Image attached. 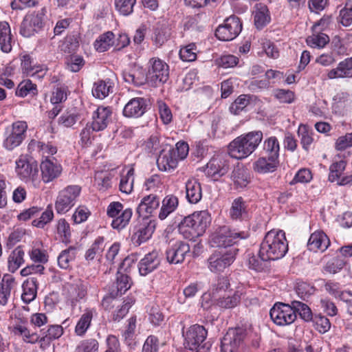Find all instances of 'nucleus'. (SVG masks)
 I'll list each match as a JSON object with an SVG mask.
<instances>
[{"mask_svg":"<svg viewBox=\"0 0 352 352\" xmlns=\"http://www.w3.org/2000/svg\"><path fill=\"white\" fill-rule=\"evenodd\" d=\"M208 331L206 328L198 324L190 326L185 334V346L191 351L197 348H201L203 345L209 342H206Z\"/></svg>","mask_w":352,"mask_h":352,"instance_id":"obj_13","label":"nucleus"},{"mask_svg":"<svg viewBox=\"0 0 352 352\" xmlns=\"http://www.w3.org/2000/svg\"><path fill=\"white\" fill-rule=\"evenodd\" d=\"M122 76L125 82L133 84L136 87H140L146 83L149 84L148 74H146L142 69L124 72Z\"/></svg>","mask_w":352,"mask_h":352,"instance_id":"obj_33","label":"nucleus"},{"mask_svg":"<svg viewBox=\"0 0 352 352\" xmlns=\"http://www.w3.org/2000/svg\"><path fill=\"white\" fill-rule=\"evenodd\" d=\"M54 159L45 158L40 164L41 179L45 184L52 182L58 178L63 171L62 166Z\"/></svg>","mask_w":352,"mask_h":352,"instance_id":"obj_17","label":"nucleus"},{"mask_svg":"<svg viewBox=\"0 0 352 352\" xmlns=\"http://www.w3.org/2000/svg\"><path fill=\"white\" fill-rule=\"evenodd\" d=\"M15 285L14 278L10 274H5L0 283V305H7L10 297L11 290Z\"/></svg>","mask_w":352,"mask_h":352,"instance_id":"obj_34","label":"nucleus"},{"mask_svg":"<svg viewBox=\"0 0 352 352\" xmlns=\"http://www.w3.org/2000/svg\"><path fill=\"white\" fill-rule=\"evenodd\" d=\"M260 100L255 96L242 94L239 96L234 101V104H232L230 110H243L246 107L250 106L251 108L253 107V103L259 102Z\"/></svg>","mask_w":352,"mask_h":352,"instance_id":"obj_49","label":"nucleus"},{"mask_svg":"<svg viewBox=\"0 0 352 352\" xmlns=\"http://www.w3.org/2000/svg\"><path fill=\"white\" fill-rule=\"evenodd\" d=\"M288 249L285 232L272 230L266 233L262 241L258 255L263 260L276 261L283 258Z\"/></svg>","mask_w":352,"mask_h":352,"instance_id":"obj_1","label":"nucleus"},{"mask_svg":"<svg viewBox=\"0 0 352 352\" xmlns=\"http://www.w3.org/2000/svg\"><path fill=\"white\" fill-rule=\"evenodd\" d=\"M133 211L130 208L124 209L118 216L113 219L111 226L113 229L121 230L124 228L130 222Z\"/></svg>","mask_w":352,"mask_h":352,"instance_id":"obj_46","label":"nucleus"},{"mask_svg":"<svg viewBox=\"0 0 352 352\" xmlns=\"http://www.w3.org/2000/svg\"><path fill=\"white\" fill-rule=\"evenodd\" d=\"M38 285V279L36 276L29 277L23 282L22 285L23 294L21 299L25 303L28 304L35 299Z\"/></svg>","mask_w":352,"mask_h":352,"instance_id":"obj_29","label":"nucleus"},{"mask_svg":"<svg viewBox=\"0 0 352 352\" xmlns=\"http://www.w3.org/2000/svg\"><path fill=\"white\" fill-rule=\"evenodd\" d=\"M248 232L236 231L229 226H219L210 236V244L215 248H227L236 243L239 240L246 239Z\"/></svg>","mask_w":352,"mask_h":352,"instance_id":"obj_4","label":"nucleus"},{"mask_svg":"<svg viewBox=\"0 0 352 352\" xmlns=\"http://www.w3.org/2000/svg\"><path fill=\"white\" fill-rule=\"evenodd\" d=\"M15 94L19 97H25L28 95L35 96L37 94V87L30 80H24L18 85Z\"/></svg>","mask_w":352,"mask_h":352,"instance_id":"obj_51","label":"nucleus"},{"mask_svg":"<svg viewBox=\"0 0 352 352\" xmlns=\"http://www.w3.org/2000/svg\"><path fill=\"white\" fill-rule=\"evenodd\" d=\"M46 8L27 14L21 24L19 33L23 37H30L39 32L43 27Z\"/></svg>","mask_w":352,"mask_h":352,"instance_id":"obj_8","label":"nucleus"},{"mask_svg":"<svg viewBox=\"0 0 352 352\" xmlns=\"http://www.w3.org/2000/svg\"><path fill=\"white\" fill-rule=\"evenodd\" d=\"M136 327V318L131 317L128 320V324L126 330L122 333L124 342L129 346H134L135 345V331Z\"/></svg>","mask_w":352,"mask_h":352,"instance_id":"obj_55","label":"nucleus"},{"mask_svg":"<svg viewBox=\"0 0 352 352\" xmlns=\"http://www.w3.org/2000/svg\"><path fill=\"white\" fill-rule=\"evenodd\" d=\"M241 298V293L239 291L235 292L233 295L223 296L217 300V305L223 309H232L237 306Z\"/></svg>","mask_w":352,"mask_h":352,"instance_id":"obj_54","label":"nucleus"},{"mask_svg":"<svg viewBox=\"0 0 352 352\" xmlns=\"http://www.w3.org/2000/svg\"><path fill=\"white\" fill-rule=\"evenodd\" d=\"M271 21V16L267 6L263 3H257L254 12V22L258 30L263 29Z\"/></svg>","mask_w":352,"mask_h":352,"instance_id":"obj_30","label":"nucleus"},{"mask_svg":"<svg viewBox=\"0 0 352 352\" xmlns=\"http://www.w3.org/2000/svg\"><path fill=\"white\" fill-rule=\"evenodd\" d=\"M96 311L94 309H86L80 316L75 327V333L78 336H83L91 326L94 314Z\"/></svg>","mask_w":352,"mask_h":352,"instance_id":"obj_35","label":"nucleus"},{"mask_svg":"<svg viewBox=\"0 0 352 352\" xmlns=\"http://www.w3.org/2000/svg\"><path fill=\"white\" fill-rule=\"evenodd\" d=\"M186 198L191 204H195L202 198V189L201 184L195 178L187 180L185 184Z\"/></svg>","mask_w":352,"mask_h":352,"instance_id":"obj_26","label":"nucleus"},{"mask_svg":"<svg viewBox=\"0 0 352 352\" xmlns=\"http://www.w3.org/2000/svg\"><path fill=\"white\" fill-rule=\"evenodd\" d=\"M112 111H94L91 128L95 131H100L107 128L111 120Z\"/></svg>","mask_w":352,"mask_h":352,"instance_id":"obj_38","label":"nucleus"},{"mask_svg":"<svg viewBox=\"0 0 352 352\" xmlns=\"http://www.w3.org/2000/svg\"><path fill=\"white\" fill-rule=\"evenodd\" d=\"M114 34L112 32H107L101 34L94 42V47L99 52L107 51L113 46Z\"/></svg>","mask_w":352,"mask_h":352,"instance_id":"obj_45","label":"nucleus"},{"mask_svg":"<svg viewBox=\"0 0 352 352\" xmlns=\"http://www.w3.org/2000/svg\"><path fill=\"white\" fill-rule=\"evenodd\" d=\"M14 43L10 25L6 21L0 22V47L3 52L9 53Z\"/></svg>","mask_w":352,"mask_h":352,"instance_id":"obj_32","label":"nucleus"},{"mask_svg":"<svg viewBox=\"0 0 352 352\" xmlns=\"http://www.w3.org/2000/svg\"><path fill=\"white\" fill-rule=\"evenodd\" d=\"M329 42V37L324 33L313 34L306 38L307 44L313 48H323Z\"/></svg>","mask_w":352,"mask_h":352,"instance_id":"obj_57","label":"nucleus"},{"mask_svg":"<svg viewBox=\"0 0 352 352\" xmlns=\"http://www.w3.org/2000/svg\"><path fill=\"white\" fill-rule=\"evenodd\" d=\"M157 164L160 170L167 171L177 167V160L175 157V151H162L157 159Z\"/></svg>","mask_w":352,"mask_h":352,"instance_id":"obj_27","label":"nucleus"},{"mask_svg":"<svg viewBox=\"0 0 352 352\" xmlns=\"http://www.w3.org/2000/svg\"><path fill=\"white\" fill-rule=\"evenodd\" d=\"M330 240L327 235L321 230L312 233L307 242V248L310 251L316 252H324L330 245Z\"/></svg>","mask_w":352,"mask_h":352,"instance_id":"obj_22","label":"nucleus"},{"mask_svg":"<svg viewBox=\"0 0 352 352\" xmlns=\"http://www.w3.org/2000/svg\"><path fill=\"white\" fill-rule=\"evenodd\" d=\"M41 335V349L45 350L48 349L51 342L58 339L63 334V328L61 325L53 324L47 327V329H42L40 331Z\"/></svg>","mask_w":352,"mask_h":352,"instance_id":"obj_24","label":"nucleus"},{"mask_svg":"<svg viewBox=\"0 0 352 352\" xmlns=\"http://www.w3.org/2000/svg\"><path fill=\"white\" fill-rule=\"evenodd\" d=\"M292 305L293 310L296 316L297 314H298L300 318L305 322L312 320L314 316H313L311 309L307 304L298 300H293L292 301Z\"/></svg>","mask_w":352,"mask_h":352,"instance_id":"obj_48","label":"nucleus"},{"mask_svg":"<svg viewBox=\"0 0 352 352\" xmlns=\"http://www.w3.org/2000/svg\"><path fill=\"white\" fill-rule=\"evenodd\" d=\"M250 329L237 327L230 329L221 341V352H237L239 346L245 340L252 337Z\"/></svg>","mask_w":352,"mask_h":352,"instance_id":"obj_5","label":"nucleus"},{"mask_svg":"<svg viewBox=\"0 0 352 352\" xmlns=\"http://www.w3.org/2000/svg\"><path fill=\"white\" fill-rule=\"evenodd\" d=\"M242 30V23L240 19L234 15L224 20L215 31L216 37L223 41H232L235 38Z\"/></svg>","mask_w":352,"mask_h":352,"instance_id":"obj_9","label":"nucleus"},{"mask_svg":"<svg viewBox=\"0 0 352 352\" xmlns=\"http://www.w3.org/2000/svg\"><path fill=\"white\" fill-rule=\"evenodd\" d=\"M231 179L236 188H243L250 182V176L243 167L234 168L232 172Z\"/></svg>","mask_w":352,"mask_h":352,"instance_id":"obj_41","label":"nucleus"},{"mask_svg":"<svg viewBox=\"0 0 352 352\" xmlns=\"http://www.w3.org/2000/svg\"><path fill=\"white\" fill-rule=\"evenodd\" d=\"M315 287L311 284L300 281L296 286V292L297 295L302 300H306L315 292Z\"/></svg>","mask_w":352,"mask_h":352,"instance_id":"obj_61","label":"nucleus"},{"mask_svg":"<svg viewBox=\"0 0 352 352\" xmlns=\"http://www.w3.org/2000/svg\"><path fill=\"white\" fill-rule=\"evenodd\" d=\"M81 190L78 185H69L60 190L54 203L56 213L63 214L69 212L76 205Z\"/></svg>","mask_w":352,"mask_h":352,"instance_id":"obj_6","label":"nucleus"},{"mask_svg":"<svg viewBox=\"0 0 352 352\" xmlns=\"http://www.w3.org/2000/svg\"><path fill=\"white\" fill-rule=\"evenodd\" d=\"M340 23L347 27L352 24V0H348L340 11Z\"/></svg>","mask_w":352,"mask_h":352,"instance_id":"obj_62","label":"nucleus"},{"mask_svg":"<svg viewBox=\"0 0 352 352\" xmlns=\"http://www.w3.org/2000/svg\"><path fill=\"white\" fill-rule=\"evenodd\" d=\"M151 109V101L148 98L137 97L131 99L123 110H146Z\"/></svg>","mask_w":352,"mask_h":352,"instance_id":"obj_56","label":"nucleus"},{"mask_svg":"<svg viewBox=\"0 0 352 352\" xmlns=\"http://www.w3.org/2000/svg\"><path fill=\"white\" fill-rule=\"evenodd\" d=\"M346 166V162L340 160L333 162L329 167V181L334 182L338 181L344 171Z\"/></svg>","mask_w":352,"mask_h":352,"instance_id":"obj_59","label":"nucleus"},{"mask_svg":"<svg viewBox=\"0 0 352 352\" xmlns=\"http://www.w3.org/2000/svg\"><path fill=\"white\" fill-rule=\"evenodd\" d=\"M229 215L232 220L236 221H243L248 218V204L242 197H239L233 200Z\"/></svg>","mask_w":352,"mask_h":352,"instance_id":"obj_25","label":"nucleus"},{"mask_svg":"<svg viewBox=\"0 0 352 352\" xmlns=\"http://www.w3.org/2000/svg\"><path fill=\"white\" fill-rule=\"evenodd\" d=\"M279 160L274 159L270 156H262L258 157L253 163V170L259 174H267L275 172L279 166Z\"/></svg>","mask_w":352,"mask_h":352,"instance_id":"obj_23","label":"nucleus"},{"mask_svg":"<svg viewBox=\"0 0 352 352\" xmlns=\"http://www.w3.org/2000/svg\"><path fill=\"white\" fill-rule=\"evenodd\" d=\"M21 68L23 72L29 76H35L42 78L45 74L41 66L37 65L33 58L28 54L22 56L21 58Z\"/></svg>","mask_w":352,"mask_h":352,"instance_id":"obj_37","label":"nucleus"},{"mask_svg":"<svg viewBox=\"0 0 352 352\" xmlns=\"http://www.w3.org/2000/svg\"><path fill=\"white\" fill-rule=\"evenodd\" d=\"M77 248L69 246L68 248L60 252L58 256V265L61 269L67 270L71 265L70 263L74 261L76 256Z\"/></svg>","mask_w":352,"mask_h":352,"instance_id":"obj_40","label":"nucleus"},{"mask_svg":"<svg viewBox=\"0 0 352 352\" xmlns=\"http://www.w3.org/2000/svg\"><path fill=\"white\" fill-rule=\"evenodd\" d=\"M24 251L21 247L15 248L8 258V268L14 272L23 263Z\"/></svg>","mask_w":352,"mask_h":352,"instance_id":"obj_50","label":"nucleus"},{"mask_svg":"<svg viewBox=\"0 0 352 352\" xmlns=\"http://www.w3.org/2000/svg\"><path fill=\"white\" fill-rule=\"evenodd\" d=\"M327 76L329 79L352 78V72L344 59L338 63L336 68L330 70Z\"/></svg>","mask_w":352,"mask_h":352,"instance_id":"obj_47","label":"nucleus"},{"mask_svg":"<svg viewBox=\"0 0 352 352\" xmlns=\"http://www.w3.org/2000/svg\"><path fill=\"white\" fill-rule=\"evenodd\" d=\"M148 76L149 84L151 86L156 87L160 83H164L169 77L168 65L158 58L150 59Z\"/></svg>","mask_w":352,"mask_h":352,"instance_id":"obj_10","label":"nucleus"},{"mask_svg":"<svg viewBox=\"0 0 352 352\" xmlns=\"http://www.w3.org/2000/svg\"><path fill=\"white\" fill-rule=\"evenodd\" d=\"M298 135L300 140V144L305 151H309L311 144L314 142L312 137L313 132L305 124H300L298 129Z\"/></svg>","mask_w":352,"mask_h":352,"instance_id":"obj_52","label":"nucleus"},{"mask_svg":"<svg viewBox=\"0 0 352 352\" xmlns=\"http://www.w3.org/2000/svg\"><path fill=\"white\" fill-rule=\"evenodd\" d=\"M189 245L182 241L170 240L166 250L167 261L170 264L182 263L190 252Z\"/></svg>","mask_w":352,"mask_h":352,"instance_id":"obj_15","label":"nucleus"},{"mask_svg":"<svg viewBox=\"0 0 352 352\" xmlns=\"http://www.w3.org/2000/svg\"><path fill=\"white\" fill-rule=\"evenodd\" d=\"M311 321L314 324L315 329L320 333L327 332L331 328L329 320L321 314L315 315Z\"/></svg>","mask_w":352,"mask_h":352,"instance_id":"obj_63","label":"nucleus"},{"mask_svg":"<svg viewBox=\"0 0 352 352\" xmlns=\"http://www.w3.org/2000/svg\"><path fill=\"white\" fill-rule=\"evenodd\" d=\"M169 36V30L166 25L158 24L155 27L153 40L157 47L162 46Z\"/></svg>","mask_w":352,"mask_h":352,"instance_id":"obj_53","label":"nucleus"},{"mask_svg":"<svg viewBox=\"0 0 352 352\" xmlns=\"http://www.w3.org/2000/svg\"><path fill=\"white\" fill-rule=\"evenodd\" d=\"M238 250H218L214 251L207 259V266L213 273L223 272L236 258Z\"/></svg>","mask_w":352,"mask_h":352,"instance_id":"obj_7","label":"nucleus"},{"mask_svg":"<svg viewBox=\"0 0 352 352\" xmlns=\"http://www.w3.org/2000/svg\"><path fill=\"white\" fill-rule=\"evenodd\" d=\"M131 279L128 275L118 272L116 282L109 286V289L111 290L112 295L120 296L131 288Z\"/></svg>","mask_w":352,"mask_h":352,"instance_id":"obj_31","label":"nucleus"},{"mask_svg":"<svg viewBox=\"0 0 352 352\" xmlns=\"http://www.w3.org/2000/svg\"><path fill=\"white\" fill-rule=\"evenodd\" d=\"M160 265L159 253L153 250L146 254L138 263V270L141 276H146L155 271Z\"/></svg>","mask_w":352,"mask_h":352,"instance_id":"obj_21","label":"nucleus"},{"mask_svg":"<svg viewBox=\"0 0 352 352\" xmlns=\"http://www.w3.org/2000/svg\"><path fill=\"white\" fill-rule=\"evenodd\" d=\"M66 287L67 302L72 307H75L77 302L87 296V284L80 279L73 283L67 284Z\"/></svg>","mask_w":352,"mask_h":352,"instance_id":"obj_19","label":"nucleus"},{"mask_svg":"<svg viewBox=\"0 0 352 352\" xmlns=\"http://www.w3.org/2000/svg\"><path fill=\"white\" fill-rule=\"evenodd\" d=\"M56 233L60 241L65 244H69L72 241V229L69 223L65 218L58 219L56 224Z\"/></svg>","mask_w":352,"mask_h":352,"instance_id":"obj_42","label":"nucleus"},{"mask_svg":"<svg viewBox=\"0 0 352 352\" xmlns=\"http://www.w3.org/2000/svg\"><path fill=\"white\" fill-rule=\"evenodd\" d=\"M263 150L265 155L279 160L280 144L276 137L271 136L265 139Z\"/></svg>","mask_w":352,"mask_h":352,"instance_id":"obj_43","label":"nucleus"},{"mask_svg":"<svg viewBox=\"0 0 352 352\" xmlns=\"http://www.w3.org/2000/svg\"><path fill=\"white\" fill-rule=\"evenodd\" d=\"M28 125L25 122L18 121L12 124L11 133L3 142L4 147L8 150H12L19 146L25 137Z\"/></svg>","mask_w":352,"mask_h":352,"instance_id":"obj_16","label":"nucleus"},{"mask_svg":"<svg viewBox=\"0 0 352 352\" xmlns=\"http://www.w3.org/2000/svg\"><path fill=\"white\" fill-rule=\"evenodd\" d=\"M98 342L95 339H87L81 341L74 352H98Z\"/></svg>","mask_w":352,"mask_h":352,"instance_id":"obj_64","label":"nucleus"},{"mask_svg":"<svg viewBox=\"0 0 352 352\" xmlns=\"http://www.w3.org/2000/svg\"><path fill=\"white\" fill-rule=\"evenodd\" d=\"M16 172L23 180L34 181L38 175V164L36 161H29L21 157L16 161Z\"/></svg>","mask_w":352,"mask_h":352,"instance_id":"obj_18","label":"nucleus"},{"mask_svg":"<svg viewBox=\"0 0 352 352\" xmlns=\"http://www.w3.org/2000/svg\"><path fill=\"white\" fill-rule=\"evenodd\" d=\"M230 155L219 154L214 156L206 164V174L214 180H218L230 170Z\"/></svg>","mask_w":352,"mask_h":352,"instance_id":"obj_12","label":"nucleus"},{"mask_svg":"<svg viewBox=\"0 0 352 352\" xmlns=\"http://www.w3.org/2000/svg\"><path fill=\"white\" fill-rule=\"evenodd\" d=\"M211 221L207 210L193 212L185 217L178 226V230L183 236L190 241H195L202 236Z\"/></svg>","mask_w":352,"mask_h":352,"instance_id":"obj_2","label":"nucleus"},{"mask_svg":"<svg viewBox=\"0 0 352 352\" xmlns=\"http://www.w3.org/2000/svg\"><path fill=\"white\" fill-rule=\"evenodd\" d=\"M178 198L173 195H166L162 201V207L158 217L160 220L165 219L170 214L173 212L178 207Z\"/></svg>","mask_w":352,"mask_h":352,"instance_id":"obj_36","label":"nucleus"},{"mask_svg":"<svg viewBox=\"0 0 352 352\" xmlns=\"http://www.w3.org/2000/svg\"><path fill=\"white\" fill-rule=\"evenodd\" d=\"M263 139L261 131H252L232 140L229 146V155L236 159H243L252 154Z\"/></svg>","mask_w":352,"mask_h":352,"instance_id":"obj_3","label":"nucleus"},{"mask_svg":"<svg viewBox=\"0 0 352 352\" xmlns=\"http://www.w3.org/2000/svg\"><path fill=\"white\" fill-rule=\"evenodd\" d=\"M134 175L135 170L133 167L130 168L125 175H121L119 188L122 193L129 195L132 192L135 179Z\"/></svg>","mask_w":352,"mask_h":352,"instance_id":"obj_44","label":"nucleus"},{"mask_svg":"<svg viewBox=\"0 0 352 352\" xmlns=\"http://www.w3.org/2000/svg\"><path fill=\"white\" fill-rule=\"evenodd\" d=\"M12 332L18 336H21L23 340L26 343L35 344L38 342L41 344V335L36 332L31 331L25 325L18 324L12 327Z\"/></svg>","mask_w":352,"mask_h":352,"instance_id":"obj_28","label":"nucleus"},{"mask_svg":"<svg viewBox=\"0 0 352 352\" xmlns=\"http://www.w3.org/2000/svg\"><path fill=\"white\" fill-rule=\"evenodd\" d=\"M270 316L272 321L279 326L291 324L296 319L292 305L283 302L276 303L270 309Z\"/></svg>","mask_w":352,"mask_h":352,"instance_id":"obj_11","label":"nucleus"},{"mask_svg":"<svg viewBox=\"0 0 352 352\" xmlns=\"http://www.w3.org/2000/svg\"><path fill=\"white\" fill-rule=\"evenodd\" d=\"M105 239L104 236H98L91 247L86 251L85 258L87 261H92L95 258L102 256L105 248Z\"/></svg>","mask_w":352,"mask_h":352,"instance_id":"obj_39","label":"nucleus"},{"mask_svg":"<svg viewBox=\"0 0 352 352\" xmlns=\"http://www.w3.org/2000/svg\"><path fill=\"white\" fill-rule=\"evenodd\" d=\"M111 89L109 80L108 82L100 80L94 83L92 94L97 98L103 99L109 95Z\"/></svg>","mask_w":352,"mask_h":352,"instance_id":"obj_58","label":"nucleus"},{"mask_svg":"<svg viewBox=\"0 0 352 352\" xmlns=\"http://www.w3.org/2000/svg\"><path fill=\"white\" fill-rule=\"evenodd\" d=\"M135 3L136 0H115L116 9L123 16L131 14Z\"/></svg>","mask_w":352,"mask_h":352,"instance_id":"obj_60","label":"nucleus"},{"mask_svg":"<svg viewBox=\"0 0 352 352\" xmlns=\"http://www.w3.org/2000/svg\"><path fill=\"white\" fill-rule=\"evenodd\" d=\"M155 230V223L148 218H143L142 221L138 223L133 229L131 236V241L135 246L146 242L151 238Z\"/></svg>","mask_w":352,"mask_h":352,"instance_id":"obj_14","label":"nucleus"},{"mask_svg":"<svg viewBox=\"0 0 352 352\" xmlns=\"http://www.w3.org/2000/svg\"><path fill=\"white\" fill-rule=\"evenodd\" d=\"M160 204V198L158 195L149 194L144 196L136 209L137 213L147 218L158 209Z\"/></svg>","mask_w":352,"mask_h":352,"instance_id":"obj_20","label":"nucleus"}]
</instances>
